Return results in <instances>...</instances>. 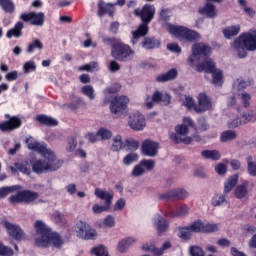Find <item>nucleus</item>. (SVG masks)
I'll list each match as a JSON object with an SVG mask.
<instances>
[{"label": "nucleus", "instance_id": "obj_1", "mask_svg": "<svg viewBox=\"0 0 256 256\" xmlns=\"http://www.w3.org/2000/svg\"><path fill=\"white\" fill-rule=\"evenodd\" d=\"M211 55V47L207 44L197 43L192 46V55L188 58V61L193 67L195 61L203 59V63L196 65V71L198 73H211L212 83L216 87H221L223 85V72L215 68V62L209 56Z\"/></svg>", "mask_w": 256, "mask_h": 256}, {"label": "nucleus", "instance_id": "obj_2", "mask_svg": "<svg viewBox=\"0 0 256 256\" xmlns=\"http://www.w3.org/2000/svg\"><path fill=\"white\" fill-rule=\"evenodd\" d=\"M155 13L156 9L153 4H145L142 9L137 8L134 10L135 17H140L143 24L136 31L132 32V45H137L140 37H145L149 33L148 23L155 19Z\"/></svg>", "mask_w": 256, "mask_h": 256}, {"label": "nucleus", "instance_id": "obj_3", "mask_svg": "<svg viewBox=\"0 0 256 256\" xmlns=\"http://www.w3.org/2000/svg\"><path fill=\"white\" fill-rule=\"evenodd\" d=\"M239 59L247 57V51H256V28L244 32L235 39L231 45Z\"/></svg>", "mask_w": 256, "mask_h": 256}, {"label": "nucleus", "instance_id": "obj_4", "mask_svg": "<svg viewBox=\"0 0 256 256\" xmlns=\"http://www.w3.org/2000/svg\"><path fill=\"white\" fill-rule=\"evenodd\" d=\"M40 155L46 160H35L32 162V171L37 173V175H41V173H51L53 171H57V169L63 165V161L57 159V156L53 150L44 152V154Z\"/></svg>", "mask_w": 256, "mask_h": 256}, {"label": "nucleus", "instance_id": "obj_5", "mask_svg": "<svg viewBox=\"0 0 256 256\" xmlns=\"http://www.w3.org/2000/svg\"><path fill=\"white\" fill-rule=\"evenodd\" d=\"M111 55L116 61L127 62L131 61L135 55V51L122 42H117L112 45Z\"/></svg>", "mask_w": 256, "mask_h": 256}, {"label": "nucleus", "instance_id": "obj_6", "mask_svg": "<svg viewBox=\"0 0 256 256\" xmlns=\"http://www.w3.org/2000/svg\"><path fill=\"white\" fill-rule=\"evenodd\" d=\"M167 29L171 35H174V37H179V39H185L186 41H198L199 39V33H197V31L188 29L187 27L169 24Z\"/></svg>", "mask_w": 256, "mask_h": 256}, {"label": "nucleus", "instance_id": "obj_7", "mask_svg": "<svg viewBox=\"0 0 256 256\" xmlns=\"http://www.w3.org/2000/svg\"><path fill=\"white\" fill-rule=\"evenodd\" d=\"M64 244L65 241L63 240V238H61V235H59V233L50 231L46 238H44L43 240H38L37 247L45 249L46 247L52 245V247H55V249H61Z\"/></svg>", "mask_w": 256, "mask_h": 256}, {"label": "nucleus", "instance_id": "obj_8", "mask_svg": "<svg viewBox=\"0 0 256 256\" xmlns=\"http://www.w3.org/2000/svg\"><path fill=\"white\" fill-rule=\"evenodd\" d=\"M75 233L79 239L93 240L97 239V231L84 221H79L75 227Z\"/></svg>", "mask_w": 256, "mask_h": 256}, {"label": "nucleus", "instance_id": "obj_9", "mask_svg": "<svg viewBox=\"0 0 256 256\" xmlns=\"http://www.w3.org/2000/svg\"><path fill=\"white\" fill-rule=\"evenodd\" d=\"M187 135H189V128L182 124L175 127V134H172L170 139L177 144L184 143L185 145H191V143H193V138L188 137Z\"/></svg>", "mask_w": 256, "mask_h": 256}, {"label": "nucleus", "instance_id": "obj_10", "mask_svg": "<svg viewBox=\"0 0 256 256\" xmlns=\"http://www.w3.org/2000/svg\"><path fill=\"white\" fill-rule=\"evenodd\" d=\"M21 21L24 23H29L36 26V27H43L45 24V13L43 12H29V13H22L20 15Z\"/></svg>", "mask_w": 256, "mask_h": 256}, {"label": "nucleus", "instance_id": "obj_11", "mask_svg": "<svg viewBox=\"0 0 256 256\" xmlns=\"http://www.w3.org/2000/svg\"><path fill=\"white\" fill-rule=\"evenodd\" d=\"M255 121H256L255 112H253V110H249V111L241 114L240 117L230 120L228 122V127H229V129H235L236 127H239L240 125H247V123H255Z\"/></svg>", "mask_w": 256, "mask_h": 256}, {"label": "nucleus", "instance_id": "obj_12", "mask_svg": "<svg viewBox=\"0 0 256 256\" xmlns=\"http://www.w3.org/2000/svg\"><path fill=\"white\" fill-rule=\"evenodd\" d=\"M127 105H129V98L127 96H116L111 101L110 111L114 115H123Z\"/></svg>", "mask_w": 256, "mask_h": 256}, {"label": "nucleus", "instance_id": "obj_13", "mask_svg": "<svg viewBox=\"0 0 256 256\" xmlns=\"http://www.w3.org/2000/svg\"><path fill=\"white\" fill-rule=\"evenodd\" d=\"M5 118L8 120L0 122V131H2V133H6L7 131H15V129H19V127H21L23 124L19 116L5 114Z\"/></svg>", "mask_w": 256, "mask_h": 256}, {"label": "nucleus", "instance_id": "obj_14", "mask_svg": "<svg viewBox=\"0 0 256 256\" xmlns=\"http://www.w3.org/2000/svg\"><path fill=\"white\" fill-rule=\"evenodd\" d=\"M159 197L163 201H181L189 197V192H187V190L183 188H177L174 190H170L166 193L160 194Z\"/></svg>", "mask_w": 256, "mask_h": 256}, {"label": "nucleus", "instance_id": "obj_15", "mask_svg": "<svg viewBox=\"0 0 256 256\" xmlns=\"http://www.w3.org/2000/svg\"><path fill=\"white\" fill-rule=\"evenodd\" d=\"M128 125L133 131H143L146 126L145 116L140 112H134L129 115Z\"/></svg>", "mask_w": 256, "mask_h": 256}, {"label": "nucleus", "instance_id": "obj_16", "mask_svg": "<svg viewBox=\"0 0 256 256\" xmlns=\"http://www.w3.org/2000/svg\"><path fill=\"white\" fill-rule=\"evenodd\" d=\"M34 229L36 231L35 237H34V243L36 247L39 245L38 241H43L44 238H47L49 235L51 228L47 227V224L43 222V220H37L34 223Z\"/></svg>", "mask_w": 256, "mask_h": 256}, {"label": "nucleus", "instance_id": "obj_17", "mask_svg": "<svg viewBox=\"0 0 256 256\" xmlns=\"http://www.w3.org/2000/svg\"><path fill=\"white\" fill-rule=\"evenodd\" d=\"M198 106L194 107V111L196 113H205V111H211L213 109V103L211 102V98L207 96L206 93H200L197 97Z\"/></svg>", "mask_w": 256, "mask_h": 256}, {"label": "nucleus", "instance_id": "obj_18", "mask_svg": "<svg viewBox=\"0 0 256 256\" xmlns=\"http://www.w3.org/2000/svg\"><path fill=\"white\" fill-rule=\"evenodd\" d=\"M25 143L31 151H36L40 155H45V153L52 151L51 149L47 148V144L45 142H38L32 136L26 138Z\"/></svg>", "mask_w": 256, "mask_h": 256}, {"label": "nucleus", "instance_id": "obj_19", "mask_svg": "<svg viewBox=\"0 0 256 256\" xmlns=\"http://www.w3.org/2000/svg\"><path fill=\"white\" fill-rule=\"evenodd\" d=\"M4 227L7 230L8 235L16 241H22V239L25 238V233L23 232V229L19 227V225L5 221Z\"/></svg>", "mask_w": 256, "mask_h": 256}, {"label": "nucleus", "instance_id": "obj_20", "mask_svg": "<svg viewBox=\"0 0 256 256\" xmlns=\"http://www.w3.org/2000/svg\"><path fill=\"white\" fill-rule=\"evenodd\" d=\"M141 151L146 157H155V155H157V151H159V143L151 139L144 140Z\"/></svg>", "mask_w": 256, "mask_h": 256}, {"label": "nucleus", "instance_id": "obj_21", "mask_svg": "<svg viewBox=\"0 0 256 256\" xmlns=\"http://www.w3.org/2000/svg\"><path fill=\"white\" fill-rule=\"evenodd\" d=\"M187 213H189V206L182 204V205H178L175 208L173 207H169L164 215L165 217H185V215H187Z\"/></svg>", "mask_w": 256, "mask_h": 256}, {"label": "nucleus", "instance_id": "obj_22", "mask_svg": "<svg viewBox=\"0 0 256 256\" xmlns=\"http://www.w3.org/2000/svg\"><path fill=\"white\" fill-rule=\"evenodd\" d=\"M198 13L200 15H204L208 19H215V17H217V15L219 14L215 4L211 2H206L204 6L200 7Z\"/></svg>", "mask_w": 256, "mask_h": 256}, {"label": "nucleus", "instance_id": "obj_23", "mask_svg": "<svg viewBox=\"0 0 256 256\" xmlns=\"http://www.w3.org/2000/svg\"><path fill=\"white\" fill-rule=\"evenodd\" d=\"M106 13L109 15V17H113V14L115 13V4L113 3H107L103 1L98 2V17H103V15H106Z\"/></svg>", "mask_w": 256, "mask_h": 256}, {"label": "nucleus", "instance_id": "obj_24", "mask_svg": "<svg viewBox=\"0 0 256 256\" xmlns=\"http://www.w3.org/2000/svg\"><path fill=\"white\" fill-rule=\"evenodd\" d=\"M154 227L157 229L159 235L165 233L169 229V222L163 216L156 214L154 216Z\"/></svg>", "mask_w": 256, "mask_h": 256}, {"label": "nucleus", "instance_id": "obj_25", "mask_svg": "<svg viewBox=\"0 0 256 256\" xmlns=\"http://www.w3.org/2000/svg\"><path fill=\"white\" fill-rule=\"evenodd\" d=\"M94 195L98 198L101 199L102 201H105V204L111 205L113 203V191L107 192L106 190H103L101 188H96Z\"/></svg>", "mask_w": 256, "mask_h": 256}, {"label": "nucleus", "instance_id": "obj_26", "mask_svg": "<svg viewBox=\"0 0 256 256\" xmlns=\"http://www.w3.org/2000/svg\"><path fill=\"white\" fill-rule=\"evenodd\" d=\"M24 27H25V25L23 24V22L18 21L12 29L7 31V33H6L7 39H11L12 37L19 39V37H23Z\"/></svg>", "mask_w": 256, "mask_h": 256}, {"label": "nucleus", "instance_id": "obj_27", "mask_svg": "<svg viewBox=\"0 0 256 256\" xmlns=\"http://www.w3.org/2000/svg\"><path fill=\"white\" fill-rule=\"evenodd\" d=\"M153 103H161V105H169L171 103V96L167 93H161L159 91H155L152 95Z\"/></svg>", "mask_w": 256, "mask_h": 256}, {"label": "nucleus", "instance_id": "obj_28", "mask_svg": "<svg viewBox=\"0 0 256 256\" xmlns=\"http://www.w3.org/2000/svg\"><path fill=\"white\" fill-rule=\"evenodd\" d=\"M36 120L41 125H46V127H57L59 125V120L43 114L36 116Z\"/></svg>", "mask_w": 256, "mask_h": 256}, {"label": "nucleus", "instance_id": "obj_29", "mask_svg": "<svg viewBox=\"0 0 256 256\" xmlns=\"http://www.w3.org/2000/svg\"><path fill=\"white\" fill-rule=\"evenodd\" d=\"M21 192H22V202L26 203L27 205L39 199V194L35 191L22 190Z\"/></svg>", "mask_w": 256, "mask_h": 256}, {"label": "nucleus", "instance_id": "obj_30", "mask_svg": "<svg viewBox=\"0 0 256 256\" xmlns=\"http://www.w3.org/2000/svg\"><path fill=\"white\" fill-rule=\"evenodd\" d=\"M225 39H233L238 33H241V25L236 24L225 28L222 31Z\"/></svg>", "mask_w": 256, "mask_h": 256}, {"label": "nucleus", "instance_id": "obj_31", "mask_svg": "<svg viewBox=\"0 0 256 256\" xmlns=\"http://www.w3.org/2000/svg\"><path fill=\"white\" fill-rule=\"evenodd\" d=\"M249 186V182L244 181L241 185H238L234 191L236 199H245L248 195L247 187Z\"/></svg>", "mask_w": 256, "mask_h": 256}, {"label": "nucleus", "instance_id": "obj_32", "mask_svg": "<svg viewBox=\"0 0 256 256\" xmlns=\"http://www.w3.org/2000/svg\"><path fill=\"white\" fill-rule=\"evenodd\" d=\"M177 77V69L173 68L165 74L157 76L156 81L158 83H165L167 81H173Z\"/></svg>", "mask_w": 256, "mask_h": 256}, {"label": "nucleus", "instance_id": "obj_33", "mask_svg": "<svg viewBox=\"0 0 256 256\" xmlns=\"http://www.w3.org/2000/svg\"><path fill=\"white\" fill-rule=\"evenodd\" d=\"M238 181H239V176L237 175L230 176L227 179V181L224 183V195H228V193H231L235 185H237Z\"/></svg>", "mask_w": 256, "mask_h": 256}, {"label": "nucleus", "instance_id": "obj_34", "mask_svg": "<svg viewBox=\"0 0 256 256\" xmlns=\"http://www.w3.org/2000/svg\"><path fill=\"white\" fill-rule=\"evenodd\" d=\"M161 45V42L155 38L145 37L142 41L143 49H157Z\"/></svg>", "mask_w": 256, "mask_h": 256}, {"label": "nucleus", "instance_id": "obj_35", "mask_svg": "<svg viewBox=\"0 0 256 256\" xmlns=\"http://www.w3.org/2000/svg\"><path fill=\"white\" fill-rule=\"evenodd\" d=\"M237 139V132L235 130H225L220 134L221 143H227Z\"/></svg>", "mask_w": 256, "mask_h": 256}, {"label": "nucleus", "instance_id": "obj_36", "mask_svg": "<svg viewBox=\"0 0 256 256\" xmlns=\"http://www.w3.org/2000/svg\"><path fill=\"white\" fill-rule=\"evenodd\" d=\"M238 5L240 7L241 10H243V13H245V15H247V17L253 18L255 17V10L247 5V1L246 0H238Z\"/></svg>", "mask_w": 256, "mask_h": 256}, {"label": "nucleus", "instance_id": "obj_37", "mask_svg": "<svg viewBox=\"0 0 256 256\" xmlns=\"http://www.w3.org/2000/svg\"><path fill=\"white\" fill-rule=\"evenodd\" d=\"M201 155L204 159H211L212 161H219L221 159V153L217 150H204Z\"/></svg>", "mask_w": 256, "mask_h": 256}, {"label": "nucleus", "instance_id": "obj_38", "mask_svg": "<svg viewBox=\"0 0 256 256\" xmlns=\"http://www.w3.org/2000/svg\"><path fill=\"white\" fill-rule=\"evenodd\" d=\"M121 149H125V143H123V138L121 135H116L112 140V151H121Z\"/></svg>", "mask_w": 256, "mask_h": 256}, {"label": "nucleus", "instance_id": "obj_39", "mask_svg": "<svg viewBox=\"0 0 256 256\" xmlns=\"http://www.w3.org/2000/svg\"><path fill=\"white\" fill-rule=\"evenodd\" d=\"M247 171L250 177H256V162L253 161V156L246 157Z\"/></svg>", "mask_w": 256, "mask_h": 256}, {"label": "nucleus", "instance_id": "obj_40", "mask_svg": "<svg viewBox=\"0 0 256 256\" xmlns=\"http://www.w3.org/2000/svg\"><path fill=\"white\" fill-rule=\"evenodd\" d=\"M133 243H135L134 238H126V239L120 241L118 243V251H120V253H125V251H127L129 249V247H131V245H133Z\"/></svg>", "mask_w": 256, "mask_h": 256}, {"label": "nucleus", "instance_id": "obj_41", "mask_svg": "<svg viewBox=\"0 0 256 256\" xmlns=\"http://www.w3.org/2000/svg\"><path fill=\"white\" fill-rule=\"evenodd\" d=\"M0 7L5 13L15 12V3H13V0H0Z\"/></svg>", "mask_w": 256, "mask_h": 256}, {"label": "nucleus", "instance_id": "obj_42", "mask_svg": "<svg viewBox=\"0 0 256 256\" xmlns=\"http://www.w3.org/2000/svg\"><path fill=\"white\" fill-rule=\"evenodd\" d=\"M180 102H181V105H183L188 110H191V109L195 110V107H197V105L195 104V100L191 96H184V98H182Z\"/></svg>", "mask_w": 256, "mask_h": 256}, {"label": "nucleus", "instance_id": "obj_43", "mask_svg": "<svg viewBox=\"0 0 256 256\" xmlns=\"http://www.w3.org/2000/svg\"><path fill=\"white\" fill-rule=\"evenodd\" d=\"M125 149L129 151H137L139 149V141L133 138H127L124 142Z\"/></svg>", "mask_w": 256, "mask_h": 256}, {"label": "nucleus", "instance_id": "obj_44", "mask_svg": "<svg viewBox=\"0 0 256 256\" xmlns=\"http://www.w3.org/2000/svg\"><path fill=\"white\" fill-rule=\"evenodd\" d=\"M97 135L102 141H107L113 137V132L105 127H102L97 131Z\"/></svg>", "mask_w": 256, "mask_h": 256}, {"label": "nucleus", "instance_id": "obj_45", "mask_svg": "<svg viewBox=\"0 0 256 256\" xmlns=\"http://www.w3.org/2000/svg\"><path fill=\"white\" fill-rule=\"evenodd\" d=\"M192 235L193 232H191L189 226L182 227L179 229L178 237H180V239H183L184 241H188V239H191Z\"/></svg>", "mask_w": 256, "mask_h": 256}, {"label": "nucleus", "instance_id": "obj_46", "mask_svg": "<svg viewBox=\"0 0 256 256\" xmlns=\"http://www.w3.org/2000/svg\"><path fill=\"white\" fill-rule=\"evenodd\" d=\"M35 49H38L39 51L43 49V43L41 42V40L35 39L33 42H31L26 48V52L33 53Z\"/></svg>", "mask_w": 256, "mask_h": 256}, {"label": "nucleus", "instance_id": "obj_47", "mask_svg": "<svg viewBox=\"0 0 256 256\" xmlns=\"http://www.w3.org/2000/svg\"><path fill=\"white\" fill-rule=\"evenodd\" d=\"M19 189V186H4L0 188V199H5L7 195H10V193H13L14 191H17Z\"/></svg>", "mask_w": 256, "mask_h": 256}, {"label": "nucleus", "instance_id": "obj_48", "mask_svg": "<svg viewBox=\"0 0 256 256\" xmlns=\"http://www.w3.org/2000/svg\"><path fill=\"white\" fill-rule=\"evenodd\" d=\"M91 254L95 256H109V252L107 251V248L103 245L96 246L92 248Z\"/></svg>", "mask_w": 256, "mask_h": 256}, {"label": "nucleus", "instance_id": "obj_49", "mask_svg": "<svg viewBox=\"0 0 256 256\" xmlns=\"http://www.w3.org/2000/svg\"><path fill=\"white\" fill-rule=\"evenodd\" d=\"M83 95L88 97V99L93 100L95 99V89L91 85H85L81 89Z\"/></svg>", "mask_w": 256, "mask_h": 256}, {"label": "nucleus", "instance_id": "obj_50", "mask_svg": "<svg viewBox=\"0 0 256 256\" xmlns=\"http://www.w3.org/2000/svg\"><path fill=\"white\" fill-rule=\"evenodd\" d=\"M15 167L20 173H24V175H31V168H29V164L23 162L15 163Z\"/></svg>", "mask_w": 256, "mask_h": 256}, {"label": "nucleus", "instance_id": "obj_51", "mask_svg": "<svg viewBox=\"0 0 256 256\" xmlns=\"http://www.w3.org/2000/svg\"><path fill=\"white\" fill-rule=\"evenodd\" d=\"M227 200L225 199V195L223 194H216L213 198H212V206L213 207H220V205H223V203H226Z\"/></svg>", "mask_w": 256, "mask_h": 256}, {"label": "nucleus", "instance_id": "obj_52", "mask_svg": "<svg viewBox=\"0 0 256 256\" xmlns=\"http://www.w3.org/2000/svg\"><path fill=\"white\" fill-rule=\"evenodd\" d=\"M8 201L11 205H19V203H23V194L21 191H19L18 193L10 196L8 198Z\"/></svg>", "mask_w": 256, "mask_h": 256}, {"label": "nucleus", "instance_id": "obj_53", "mask_svg": "<svg viewBox=\"0 0 256 256\" xmlns=\"http://www.w3.org/2000/svg\"><path fill=\"white\" fill-rule=\"evenodd\" d=\"M109 209H111V204H105V205L94 204L92 206V211H93V213H96V214L104 213L105 211H108Z\"/></svg>", "mask_w": 256, "mask_h": 256}, {"label": "nucleus", "instance_id": "obj_54", "mask_svg": "<svg viewBox=\"0 0 256 256\" xmlns=\"http://www.w3.org/2000/svg\"><path fill=\"white\" fill-rule=\"evenodd\" d=\"M140 165L143 168L145 167V169L147 171H153V169H155V160H153V159H149V160L143 159V160L140 161Z\"/></svg>", "mask_w": 256, "mask_h": 256}, {"label": "nucleus", "instance_id": "obj_55", "mask_svg": "<svg viewBox=\"0 0 256 256\" xmlns=\"http://www.w3.org/2000/svg\"><path fill=\"white\" fill-rule=\"evenodd\" d=\"M119 91H121V84L115 83V84H112L111 86L107 87L104 90V94L105 95H111V94H114V93H119Z\"/></svg>", "mask_w": 256, "mask_h": 256}, {"label": "nucleus", "instance_id": "obj_56", "mask_svg": "<svg viewBox=\"0 0 256 256\" xmlns=\"http://www.w3.org/2000/svg\"><path fill=\"white\" fill-rule=\"evenodd\" d=\"M188 227L192 233H203V223L201 221L193 222Z\"/></svg>", "mask_w": 256, "mask_h": 256}, {"label": "nucleus", "instance_id": "obj_57", "mask_svg": "<svg viewBox=\"0 0 256 256\" xmlns=\"http://www.w3.org/2000/svg\"><path fill=\"white\" fill-rule=\"evenodd\" d=\"M13 249L0 242V256H13Z\"/></svg>", "mask_w": 256, "mask_h": 256}, {"label": "nucleus", "instance_id": "obj_58", "mask_svg": "<svg viewBox=\"0 0 256 256\" xmlns=\"http://www.w3.org/2000/svg\"><path fill=\"white\" fill-rule=\"evenodd\" d=\"M131 175L132 177H141L142 175H145V168L139 163L133 168Z\"/></svg>", "mask_w": 256, "mask_h": 256}, {"label": "nucleus", "instance_id": "obj_59", "mask_svg": "<svg viewBox=\"0 0 256 256\" xmlns=\"http://www.w3.org/2000/svg\"><path fill=\"white\" fill-rule=\"evenodd\" d=\"M139 159V156L135 153H130L126 155L123 159L124 165H131V163H135Z\"/></svg>", "mask_w": 256, "mask_h": 256}, {"label": "nucleus", "instance_id": "obj_60", "mask_svg": "<svg viewBox=\"0 0 256 256\" xmlns=\"http://www.w3.org/2000/svg\"><path fill=\"white\" fill-rule=\"evenodd\" d=\"M219 231V225L217 224H203V233H215Z\"/></svg>", "mask_w": 256, "mask_h": 256}, {"label": "nucleus", "instance_id": "obj_61", "mask_svg": "<svg viewBox=\"0 0 256 256\" xmlns=\"http://www.w3.org/2000/svg\"><path fill=\"white\" fill-rule=\"evenodd\" d=\"M190 255L191 256H205V252L199 246H191L190 247Z\"/></svg>", "mask_w": 256, "mask_h": 256}, {"label": "nucleus", "instance_id": "obj_62", "mask_svg": "<svg viewBox=\"0 0 256 256\" xmlns=\"http://www.w3.org/2000/svg\"><path fill=\"white\" fill-rule=\"evenodd\" d=\"M53 219L55 221V223H57L58 225H65V216L63 214H61L60 212H54L53 213Z\"/></svg>", "mask_w": 256, "mask_h": 256}, {"label": "nucleus", "instance_id": "obj_63", "mask_svg": "<svg viewBox=\"0 0 256 256\" xmlns=\"http://www.w3.org/2000/svg\"><path fill=\"white\" fill-rule=\"evenodd\" d=\"M102 225H104V227L112 228L115 225V217L113 215L106 216Z\"/></svg>", "mask_w": 256, "mask_h": 256}, {"label": "nucleus", "instance_id": "obj_64", "mask_svg": "<svg viewBox=\"0 0 256 256\" xmlns=\"http://www.w3.org/2000/svg\"><path fill=\"white\" fill-rule=\"evenodd\" d=\"M239 97L243 103L244 107H248L250 105L249 101H251V94L247 92H243L239 94Z\"/></svg>", "mask_w": 256, "mask_h": 256}]
</instances>
